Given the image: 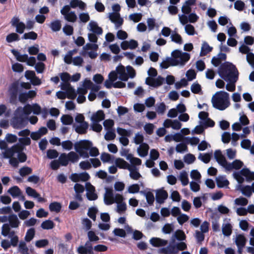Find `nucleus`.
<instances>
[{"label": "nucleus", "mask_w": 254, "mask_h": 254, "mask_svg": "<svg viewBox=\"0 0 254 254\" xmlns=\"http://www.w3.org/2000/svg\"><path fill=\"white\" fill-rule=\"evenodd\" d=\"M172 57H168L160 64V67L166 69L170 66L184 65L190 60V55L188 53H183L178 50L172 52Z\"/></svg>", "instance_id": "1"}, {"label": "nucleus", "mask_w": 254, "mask_h": 254, "mask_svg": "<svg viewBox=\"0 0 254 254\" xmlns=\"http://www.w3.org/2000/svg\"><path fill=\"white\" fill-rule=\"evenodd\" d=\"M74 147L76 152L83 158H88L89 156L96 157L99 154L98 149L95 147H92V143L87 140L76 142Z\"/></svg>", "instance_id": "2"}, {"label": "nucleus", "mask_w": 254, "mask_h": 254, "mask_svg": "<svg viewBox=\"0 0 254 254\" xmlns=\"http://www.w3.org/2000/svg\"><path fill=\"white\" fill-rule=\"evenodd\" d=\"M219 76L225 81L238 80L239 72L236 66L229 62L220 65L218 71Z\"/></svg>", "instance_id": "3"}, {"label": "nucleus", "mask_w": 254, "mask_h": 254, "mask_svg": "<svg viewBox=\"0 0 254 254\" xmlns=\"http://www.w3.org/2000/svg\"><path fill=\"white\" fill-rule=\"evenodd\" d=\"M211 102L214 108L223 111L230 105L229 94L224 91H218L212 96Z\"/></svg>", "instance_id": "4"}, {"label": "nucleus", "mask_w": 254, "mask_h": 254, "mask_svg": "<svg viewBox=\"0 0 254 254\" xmlns=\"http://www.w3.org/2000/svg\"><path fill=\"white\" fill-rule=\"evenodd\" d=\"M23 147L21 145L16 144L9 149H6L2 152L3 157L4 158H10L16 156L20 162H24L26 160L27 156L22 152Z\"/></svg>", "instance_id": "5"}, {"label": "nucleus", "mask_w": 254, "mask_h": 254, "mask_svg": "<svg viewBox=\"0 0 254 254\" xmlns=\"http://www.w3.org/2000/svg\"><path fill=\"white\" fill-rule=\"evenodd\" d=\"M148 74L151 77H148L146 78L145 83L150 86L157 88L161 86L164 82L165 79L161 76H158L154 78L157 74V70L153 67H150L148 70Z\"/></svg>", "instance_id": "6"}, {"label": "nucleus", "mask_w": 254, "mask_h": 254, "mask_svg": "<svg viewBox=\"0 0 254 254\" xmlns=\"http://www.w3.org/2000/svg\"><path fill=\"white\" fill-rule=\"evenodd\" d=\"M112 9L115 12L109 13V18L111 22L115 24V28L117 29L122 26L124 22L123 19L121 17L118 12L121 9L120 5L118 4L113 5Z\"/></svg>", "instance_id": "7"}, {"label": "nucleus", "mask_w": 254, "mask_h": 254, "mask_svg": "<svg viewBox=\"0 0 254 254\" xmlns=\"http://www.w3.org/2000/svg\"><path fill=\"white\" fill-rule=\"evenodd\" d=\"M28 118H25L16 110L14 112V116L11 120V125L13 128L21 129L24 127L27 124Z\"/></svg>", "instance_id": "8"}, {"label": "nucleus", "mask_w": 254, "mask_h": 254, "mask_svg": "<svg viewBox=\"0 0 254 254\" xmlns=\"http://www.w3.org/2000/svg\"><path fill=\"white\" fill-rule=\"evenodd\" d=\"M10 51L17 61L20 62H26L27 64L30 66H33L36 64V60L35 57H29L27 54L21 55L18 51L15 49H12Z\"/></svg>", "instance_id": "9"}, {"label": "nucleus", "mask_w": 254, "mask_h": 254, "mask_svg": "<svg viewBox=\"0 0 254 254\" xmlns=\"http://www.w3.org/2000/svg\"><path fill=\"white\" fill-rule=\"evenodd\" d=\"M13 27L16 28V32L19 34H22L26 28V25L23 22H21L17 17H13L10 21Z\"/></svg>", "instance_id": "10"}, {"label": "nucleus", "mask_w": 254, "mask_h": 254, "mask_svg": "<svg viewBox=\"0 0 254 254\" xmlns=\"http://www.w3.org/2000/svg\"><path fill=\"white\" fill-rule=\"evenodd\" d=\"M93 248L89 241H87L84 246H80L77 249L79 254H94Z\"/></svg>", "instance_id": "11"}, {"label": "nucleus", "mask_w": 254, "mask_h": 254, "mask_svg": "<svg viewBox=\"0 0 254 254\" xmlns=\"http://www.w3.org/2000/svg\"><path fill=\"white\" fill-rule=\"evenodd\" d=\"M244 165V163L240 160L236 159L232 163L227 162L225 169L227 171H232L233 169L239 170Z\"/></svg>", "instance_id": "12"}, {"label": "nucleus", "mask_w": 254, "mask_h": 254, "mask_svg": "<svg viewBox=\"0 0 254 254\" xmlns=\"http://www.w3.org/2000/svg\"><path fill=\"white\" fill-rule=\"evenodd\" d=\"M158 253L161 254H178L175 243H170L167 247L159 249Z\"/></svg>", "instance_id": "13"}, {"label": "nucleus", "mask_w": 254, "mask_h": 254, "mask_svg": "<svg viewBox=\"0 0 254 254\" xmlns=\"http://www.w3.org/2000/svg\"><path fill=\"white\" fill-rule=\"evenodd\" d=\"M19 83L18 81L12 83L9 88V93L10 96V102L16 99L18 92Z\"/></svg>", "instance_id": "14"}, {"label": "nucleus", "mask_w": 254, "mask_h": 254, "mask_svg": "<svg viewBox=\"0 0 254 254\" xmlns=\"http://www.w3.org/2000/svg\"><path fill=\"white\" fill-rule=\"evenodd\" d=\"M36 95V92L34 90H30L28 92H22L19 95V100L21 103H25L28 99H32Z\"/></svg>", "instance_id": "15"}, {"label": "nucleus", "mask_w": 254, "mask_h": 254, "mask_svg": "<svg viewBox=\"0 0 254 254\" xmlns=\"http://www.w3.org/2000/svg\"><path fill=\"white\" fill-rule=\"evenodd\" d=\"M114 195L112 189L106 188V192L104 196L105 204L107 205L113 204L114 201L113 199L114 197Z\"/></svg>", "instance_id": "16"}, {"label": "nucleus", "mask_w": 254, "mask_h": 254, "mask_svg": "<svg viewBox=\"0 0 254 254\" xmlns=\"http://www.w3.org/2000/svg\"><path fill=\"white\" fill-rule=\"evenodd\" d=\"M88 29L94 34L100 35L103 33V29L99 27L96 21L91 20L90 21L87 27Z\"/></svg>", "instance_id": "17"}, {"label": "nucleus", "mask_w": 254, "mask_h": 254, "mask_svg": "<svg viewBox=\"0 0 254 254\" xmlns=\"http://www.w3.org/2000/svg\"><path fill=\"white\" fill-rule=\"evenodd\" d=\"M214 156L218 163L225 168L228 162L222 152L220 150H216Z\"/></svg>", "instance_id": "18"}, {"label": "nucleus", "mask_w": 254, "mask_h": 254, "mask_svg": "<svg viewBox=\"0 0 254 254\" xmlns=\"http://www.w3.org/2000/svg\"><path fill=\"white\" fill-rule=\"evenodd\" d=\"M168 197L167 192L163 189L158 190L156 193V200L159 204L163 203Z\"/></svg>", "instance_id": "19"}, {"label": "nucleus", "mask_w": 254, "mask_h": 254, "mask_svg": "<svg viewBox=\"0 0 254 254\" xmlns=\"http://www.w3.org/2000/svg\"><path fill=\"white\" fill-rule=\"evenodd\" d=\"M150 244L154 247L165 246L168 244V241L159 238L153 237L149 240Z\"/></svg>", "instance_id": "20"}, {"label": "nucleus", "mask_w": 254, "mask_h": 254, "mask_svg": "<svg viewBox=\"0 0 254 254\" xmlns=\"http://www.w3.org/2000/svg\"><path fill=\"white\" fill-rule=\"evenodd\" d=\"M31 105L28 104L24 107H19L16 110L25 118H28V116L32 113Z\"/></svg>", "instance_id": "21"}, {"label": "nucleus", "mask_w": 254, "mask_h": 254, "mask_svg": "<svg viewBox=\"0 0 254 254\" xmlns=\"http://www.w3.org/2000/svg\"><path fill=\"white\" fill-rule=\"evenodd\" d=\"M86 196L87 198L90 200H95L98 198V195L95 193L94 187L90 184H89V187L87 188Z\"/></svg>", "instance_id": "22"}, {"label": "nucleus", "mask_w": 254, "mask_h": 254, "mask_svg": "<svg viewBox=\"0 0 254 254\" xmlns=\"http://www.w3.org/2000/svg\"><path fill=\"white\" fill-rule=\"evenodd\" d=\"M149 146L146 143L141 144L137 149V152L141 157H145L148 153Z\"/></svg>", "instance_id": "23"}, {"label": "nucleus", "mask_w": 254, "mask_h": 254, "mask_svg": "<svg viewBox=\"0 0 254 254\" xmlns=\"http://www.w3.org/2000/svg\"><path fill=\"white\" fill-rule=\"evenodd\" d=\"M116 71L119 75V78L122 81H127L128 79L127 74L126 72L125 68L122 65H119L116 67Z\"/></svg>", "instance_id": "24"}, {"label": "nucleus", "mask_w": 254, "mask_h": 254, "mask_svg": "<svg viewBox=\"0 0 254 254\" xmlns=\"http://www.w3.org/2000/svg\"><path fill=\"white\" fill-rule=\"evenodd\" d=\"M237 189L240 190L243 194L247 197H250L252 194V189L250 186H243L242 185H239Z\"/></svg>", "instance_id": "25"}, {"label": "nucleus", "mask_w": 254, "mask_h": 254, "mask_svg": "<svg viewBox=\"0 0 254 254\" xmlns=\"http://www.w3.org/2000/svg\"><path fill=\"white\" fill-rule=\"evenodd\" d=\"M104 118L105 115L103 111L99 110L92 115L91 119L92 123H99L104 120Z\"/></svg>", "instance_id": "26"}, {"label": "nucleus", "mask_w": 254, "mask_h": 254, "mask_svg": "<svg viewBox=\"0 0 254 254\" xmlns=\"http://www.w3.org/2000/svg\"><path fill=\"white\" fill-rule=\"evenodd\" d=\"M128 170L129 171V176L131 179L134 180H137L141 177V175L138 172L135 166H130L128 168Z\"/></svg>", "instance_id": "27"}, {"label": "nucleus", "mask_w": 254, "mask_h": 254, "mask_svg": "<svg viewBox=\"0 0 254 254\" xmlns=\"http://www.w3.org/2000/svg\"><path fill=\"white\" fill-rule=\"evenodd\" d=\"M75 130L79 134L85 133L88 127V124L87 122L79 124L78 125H74Z\"/></svg>", "instance_id": "28"}, {"label": "nucleus", "mask_w": 254, "mask_h": 254, "mask_svg": "<svg viewBox=\"0 0 254 254\" xmlns=\"http://www.w3.org/2000/svg\"><path fill=\"white\" fill-rule=\"evenodd\" d=\"M216 182L217 187L220 188L228 187L229 184V181L225 176H218L216 178Z\"/></svg>", "instance_id": "29"}, {"label": "nucleus", "mask_w": 254, "mask_h": 254, "mask_svg": "<svg viewBox=\"0 0 254 254\" xmlns=\"http://www.w3.org/2000/svg\"><path fill=\"white\" fill-rule=\"evenodd\" d=\"M222 231L225 236L229 237L232 233V226L230 223H223Z\"/></svg>", "instance_id": "30"}, {"label": "nucleus", "mask_w": 254, "mask_h": 254, "mask_svg": "<svg viewBox=\"0 0 254 254\" xmlns=\"http://www.w3.org/2000/svg\"><path fill=\"white\" fill-rule=\"evenodd\" d=\"M247 241V239L243 234L237 235L234 239V242L237 246H245Z\"/></svg>", "instance_id": "31"}, {"label": "nucleus", "mask_w": 254, "mask_h": 254, "mask_svg": "<svg viewBox=\"0 0 254 254\" xmlns=\"http://www.w3.org/2000/svg\"><path fill=\"white\" fill-rule=\"evenodd\" d=\"M9 225L12 228H17L19 226L20 221L16 215L11 214L8 216Z\"/></svg>", "instance_id": "32"}, {"label": "nucleus", "mask_w": 254, "mask_h": 254, "mask_svg": "<svg viewBox=\"0 0 254 254\" xmlns=\"http://www.w3.org/2000/svg\"><path fill=\"white\" fill-rule=\"evenodd\" d=\"M115 163L117 167L121 169H127L130 166L129 164L125 161L123 159L119 158L115 160Z\"/></svg>", "instance_id": "33"}, {"label": "nucleus", "mask_w": 254, "mask_h": 254, "mask_svg": "<svg viewBox=\"0 0 254 254\" xmlns=\"http://www.w3.org/2000/svg\"><path fill=\"white\" fill-rule=\"evenodd\" d=\"M69 5L73 8L78 7L81 10H84L86 8V4L81 0H71Z\"/></svg>", "instance_id": "34"}, {"label": "nucleus", "mask_w": 254, "mask_h": 254, "mask_svg": "<svg viewBox=\"0 0 254 254\" xmlns=\"http://www.w3.org/2000/svg\"><path fill=\"white\" fill-rule=\"evenodd\" d=\"M241 173L246 178V180L248 182L252 180H254V172H251L248 168H243L241 170Z\"/></svg>", "instance_id": "35"}, {"label": "nucleus", "mask_w": 254, "mask_h": 254, "mask_svg": "<svg viewBox=\"0 0 254 254\" xmlns=\"http://www.w3.org/2000/svg\"><path fill=\"white\" fill-rule=\"evenodd\" d=\"M213 49L212 47H210L206 42H203L201 48V51L200 53V56H205L208 53L211 52Z\"/></svg>", "instance_id": "36"}, {"label": "nucleus", "mask_w": 254, "mask_h": 254, "mask_svg": "<svg viewBox=\"0 0 254 254\" xmlns=\"http://www.w3.org/2000/svg\"><path fill=\"white\" fill-rule=\"evenodd\" d=\"M18 251L21 254H29V249L25 242L23 241H20L19 242Z\"/></svg>", "instance_id": "37"}, {"label": "nucleus", "mask_w": 254, "mask_h": 254, "mask_svg": "<svg viewBox=\"0 0 254 254\" xmlns=\"http://www.w3.org/2000/svg\"><path fill=\"white\" fill-rule=\"evenodd\" d=\"M49 26L53 31H59L62 27L61 21L60 20L52 21Z\"/></svg>", "instance_id": "38"}, {"label": "nucleus", "mask_w": 254, "mask_h": 254, "mask_svg": "<svg viewBox=\"0 0 254 254\" xmlns=\"http://www.w3.org/2000/svg\"><path fill=\"white\" fill-rule=\"evenodd\" d=\"M8 192L13 197L15 198L20 196L21 194V191L17 186L11 187L8 190Z\"/></svg>", "instance_id": "39"}, {"label": "nucleus", "mask_w": 254, "mask_h": 254, "mask_svg": "<svg viewBox=\"0 0 254 254\" xmlns=\"http://www.w3.org/2000/svg\"><path fill=\"white\" fill-rule=\"evenodd\" d=\"M171 39L172 41L181 45L183 44V39L182 38L181 36L176 31H174L172 32L171 35Z\"/></svg>", "instance_id": "40"}, {"label": "nucleus", "mask_w": 254, "mask_h": 254, "mask_svg": "<svg viewBox=\"0 0 254 254\" xmlns=\"http://www.w3.org/2000/svg\"><path fill=\"white\" fill-rule=\"evenodd\" d=\"M98 48V45L94 43H93V44L87 43L83 46V49L84 50V51L82 52L81 53V55H82L83 56H85L87 54L85 51L89 50H94L96 51L97 50Z\"/></svg>", "instance_id": "41"}, {"label": "nucleus", "mask_w": 254, "mask_h": 254, "mask_svg": "<svg viewBox=\"0 0 254 254\" xmlns=\"http://www.w3.org/2000/svg\"><path fill=\"white\" fill-rule=\"evenodd\" d=\"M140 193L143 194L146 197V200L148 204L150 205H152L154 201V196L153 194L150 191L148 192H144L143 191H141L140 192Z\"/></svg>", "instance_id": "42"}, {"label": "nucleus", "mask_w": 254, "mask_h": 254, "mask_svg": "<svg viewBox=\"0 0 254 254\" xmlns=\"http://www.w3.org/2000/svg\"><path fill=\"white\" fill-rule=\"evenodd\" d=\"M179 179L184 186H187L189 184L188 175L185 171L180 173Z\"/></svg>", "instance_id": "43"}, {"label": "nucleus", "mask_w": 254, "mask_h": 254, "mask_svg": "<svg viewBox=\"0 0 254 254\" xmlns=\"http://www.w3.org/2000/svg\"><path fill=\"white\" fill-rule=\"evenodd\" d=\"M67 155L68 161L73 163L77 162L79 159L78 155L74 151H70Z\"/></svg>", "instance_id": "44"}, {"label": "nucleus", "mask_w": 254, "mask_h": 254, "mask_svg": "<svg viewBox=\"0 0 254 254\" xmlns=\"http://www.w3.org/2000/svg\"><path fill=\"white\" fill-rule=\"evenodd\" d=\"M35 234L34 228H32L28 229L24 237L25 241L27 242H30L34 238Z\"/></svg>", "instance_id": "45"}, {"label": "nucleus", "mask_w": 254, "mask_h": 254, "mask_svg": "<svg viewBox=\"0 0 254 254\" xmlns=\"http://www.w3.org/2000/svg\"><path fill=\"white\" fill-rule=\"evenodd\" d=\"M199 123L200 125L203 126L204 128H206L209 127H212L215 125V122L209 118L204 121H199Z\"/></svg>", "instance_id": "46"}, {"label": "nucleus", "mask_w": 254, "mask_h": 254, "mask_svg": "<svg viewBox=\"0 0 254 254\" xmlns=\"http://www.w3.org/2000/svg\"><path fill=\"white\" fill-rule=\"evenodd\" d=\"M127 159L134 165H140L141 164V160L139 158L134 157L132 154H128L127 156Z\"/></svg>", "instance_id": "47"}, {"label": "nucleus", "mask_w": 254, "mask_h": 254, "mask_svg": "<svg viewBox=\"0 0 254 254\" xmlns=\"http://www.w3.org/2000/svg\"><path fill=\"white\" fill-rule=\"evenodd\" d=\"M59 162L62 166H66L69 162L67 154L65 153H62L59 158Z\"/></svg>", "instance_id": "48"}, {"label": "nucleus", "mask_w": 254, "mask_h": 254, "mask_svg": "<svg viewBox=\"0 0 254 254\" xmlns=\"http://www.w3.org/2000/svg\"><path fill=\"white\" fill-rule=\"evenodd\" d=\"M20 40L19 36L17 33H11L8 34L6 37V41L8 43H11L14 41H18Z\"/></svg>", "instance_id": "49"}, {"label": "nucleus", "mask_w": 254, "mask_h": 254, "mask_svg": "<svg viewBox=\"0 0 254 254\" xmlns=\"http://www.w3.org/2000/svg\"><path fill=\"white\" fill-rule=\"evenodd\" d=\"M32 173V169L29 167L24 166L20 168L19 170L20 175L23 177Z\"/></svg>", "instance_id": "50"}, {"label": "nucleus", "mask_w": 254, "mask_h": 254, "mask_svg": "<svg viewBox=\"0 0 254 254\" xmlns=\"http://www.w3.org/2000/svg\"><path fill=\"white\" fill-rule=\"evenodd\" d=\"M61 208V204L58 202H52L49 205V209L52 212H59Z\"/></svg>", "instance_id": "51"}, {"label": "nucleus", "mask_w": 254, "mask_h": 254, "mask_svg": "<svg viewBox=\"0 0 254 254\" xmlns=\"http://www.w3.org/2000/svg\"><path fill=\"white\" fill-rule=\"evenodd\" d=\"M64 19L70 22H74L77 20V16L74 11H71L70 13L64 16Z\"/></svg>", "instance_id": "52"}, {"label": "nucleus", "mask_w": 254, "mask_h": 254, "mask_svg": "<svg viewBox=\"0 0 254 254\" xmlns=\"http://www.w3.org/2000/svg\"><path fill=\"white\" fill-rule=\"evenodd\" d=\"M61 120L64 125H71L73 121V118L71 116L67 115H63L61 117Z\"/></svg>", "instance_id": "53"}, {"label": "nucleus", "mask_w": 254, "mask_h": 254, "mask_svg": "<svg viewBox=\"0 0 254 254\" xmlns=\"http://www.w3.org/2000/svg\"><path fill=\"white\" fill-rule=\"evenodd\" d=\"M234 178L237 181L239 185H241L244 182L245 179L243 174L241 173V170L239 172H235L233 174Z\"/></svg>", "instance_id": "54"}, {"label": "nucleus", "mask_w": 254, "mask_h": 254, "mask_svg": "<svg viewBox=\"0 0 254 254\" xmlns=\"http://www.w3.org/2000/svg\"><path fill=\"white\" fill-rule=\"evenodd\" d=\"M204 233H202L198 230L195 231L194 237L196 239L197 243L201 244L202 242L204 240Z\"/></svg>", "instance_id": "55"}, {"label": "nucleus", "mask_w": 254, "mask_h": 254, "mask_svg": "<svg viewBox=\"0 0 254 254\" xmlns=\"http://www.w3.org/2000/svg\"><path fill=\"white\" fill-rule=\"evenodd\" d=\"M143 140L144 136L141 132H138L135 134V136L133 138V142L136 144L140 145L141 144L143 143Z\"/></svg>", "instance_id": "56"}, {"label": "nucleus", "mask_w": 254, "mask_h": 254, "mask_svg": "<svg viewBox=\"0 0 254 254\" xmlns=\"http://www.w3.org/2000/svg\"><path fill=\"white\" fill-rule=\"evenodd\" d=\"M41 227L43 229H52L54 226V222L50 220H47L43 221L41 225Z\"/></svg>", "instance_id": "57"}, {"label": "nucleus", "mask_w": 254, "mask_h": 254, "mask_svg": "<svg viewBox=\"0 0 254 254\" xmlns=\"http://www.w3.org/2000/svg\"><path fill=\"white\" fill-rule=\"evenodd\" d=\"M38 35L34 31H31L28 33H26L24 34L23 36L22 37V39H31L35 40L37 38Z\"/></svg>", "instance_id": "58"}, {"label": "nucleus", "mask_w": 254, "mask_h": 254, "mask_svg": "<svg viewBox=\"0 0 254 254\" xmlns=\"http://www.w3.org/2000/svg\"><path fill=\"white\" fill-rule=\"evenodd\" d=\"M238 80L227 81L228 83L226 85V89L228 91L233 92L236 89V83Z\"/></svg>", "instance_id": "59"}, {"label": "nucleus", "mask_w": 254, "mask_h": 254, "mask_svg": "<svg viewBox=\"0 0 254 254\" xmlns=\"http://www.w3.org/2000/svg\"><path fill=\"white\" fill-rule=\"evenodd\" d=\"M98 211V209L95 207H92L89 208L87 215L88 216L92 219L93 220L95 221L96 218V213Z\"/></svg>", "instance_id": "60"}, {"label": "nucleus", "mask_w": 254, "mask_h": 254, "mask_svg": "<svg viewBox=\"0 0 254 254\" xmlns=\"http://www.w3.org/2000/svg\"><path fill=\"white\" fill-rule=\"evenodd\" d=\"M61 145L63 148L66 150H70L72 149L73 146V143L69 140L63 141Z\"/></svg>", "instance_id": "61"}, {"label": "nucleus", "mask_w": 254, "mask_h": 254, "mask_svg": "<svg viewBox=\"0 0 254 254\" xmlns=\"http://www.w3.org/2000/svg\"><path fill=\"white\" fill-rule=\"evenodd\" d=\"M173 237L176 238L177 240L180 241L184 240L186 239V235L184 232L181 230H177Z\"/></svg>", "instance_id": "62"}, {"label": "nucleus", "mask_w": 254, "mask_h": 254, "mask_svg": "<svg viewBox=\"0 0 254 254\" xmlns=\"http://www.w3.org/2000/svg\"><path fill=\"white\" fill-rule=\"evenodd\" d=\"M174 230V226L172 224L167 223L162 228V231L164 234H170Z\"/></svg>", "instance_id": "63"}, {"label": "nucleus", "mask_w": 254, "mask_h": 254, "mask_svg": "<svg viewBox=\"0 0 254 254\" xmlns=\"http://www.w3.org/2000/svg\"><path fill=\"white\" fill-rule=\"evenodd\" d=\"M235 203L237 205L246 206L248 203V200L243 197H240L235 199Z\"/></svg>", "instance_id": "64"}]
</instances>
